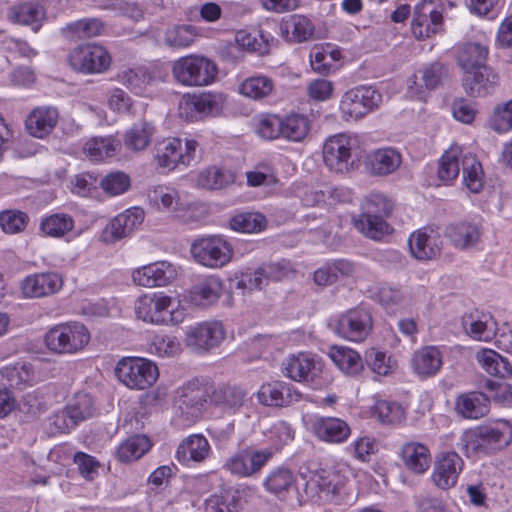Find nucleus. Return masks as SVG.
<instances>
[{"mask_svg": "<svg viewBox=\"0 0 512 512\" xmlns=\"http://www.w3.org/2000/svg\"><path fill=\"white\" fill-rule=\"evenodd\" d=\"M512 441V425L499 420L463 432L460 448L470 455H488L508 446Z\"/></svg>", "mask_w": 512, "mask_h": 512, "instance_id": "obj_1", "label": "nucleus"}, {"mask_svg": "<svg viewBox=\"0 0 512 512\" xmlns=\"http://www.w3.org/2000/svg\"><path fill=\"white\" fill-rule=\"evenodd\" d=\"M357 150V140L352 135L347 133L332 135L323 144V162L333 173L349 174L359 167Z\"/></svg>", "mask_w": 512, "mask_h": 512, "instance_id": "obj_2", "label": "nucleus"}, {"mask_svg": "<svg viewBox=\"0 0 512 512\" xmlns=\"http://www.w3.org/2000/svg\"><path fill=\"white\" fill-rule=\"evenodd\" d=\"M218 75L216 63L201 55L190 54L175 60L172 64L174 80L186 87L208 86Z\"/></svg>", "mask_w": 512, "mask_h": 512, "instance_id": "obj_3", "label": "nucleus"}, {"mask_svg": "<svg viewBox=\"0 0 512 512\" xmlns=\"http://www.w3.org/2000/svg\"><path fill=\"white\" fill-rule=\"evenodd\" d=\"M90 341L88 329L79 322L55 325L45 335L47 348L57 354L81 351Z\"/></svg>", "mask_w": 512, "mask_h": 512, "instance_id": "obj_4", "label": "nucleus"}, {"mask_svg": "<svg viewBox=\"0 0 512 512\" xmlns=\"http://www.w3.org/2000/svg\"><path fill=\"white\" fill-rule=\"evenodd\" d=\"M190 252L197 263L212 269L224 267L233 257L231 244L216 235L195 239L191 243Z\"/></svg>", "mask_w": 512, "mask_h": 512, "instance_id": "obj_5", "label": "nucleus"}, {"mask_svg": "<svg viewBox=\"0 0 512 512\" xmlns=\"http://www.w3.org/2000/svg\"><path fill=\"white\" fill-rule=\"evenodd\" d=\"M115 373L121 383L130 389L144 390L151 387L159 376L157 366L144 358L121 359Z\"/></svg>", "mask_w": 512, "mask_h": 512, "instance_id": "obj_6", "label": "nucleus"}, {"mask_svg": "<svg viewBox=\"0 0 512 512\" xmlns=\"http://www.w3.org/2000/svg\"><path fill=\"white\" fill-rule=\"evenodd\" d=\"M382 102L381 94L371 86H357L346 91L339 109L345 120H360L376 110Z\"/></svg>", "mask_w": 512, "mask_h": 512, "instance_id": "obj_7", "label": "nucleus"}, {"mask_svg": "<svg viewBox=\"0 0 512 512\" xmlns=\"http://www.w3.org/2000/svg\"><path fill=\"white\" fill-rule=\"evenodd\" d=\"M285 375L296 382H307L315 387L327 384L324 379L323 364L320 358L307 353H299L287 358L284 363Z\"/></svg>", "mask_w": 512, "mask_h": 512, "instance_id": "obj_8", "label": "nucleus"}, {"mask_svg": "<svg viewBox=\"0 0 512 512\" xmlns=\"http://www.w3.org/2000/svg\"><path fill=\"white\" fill-rule=\"evenodd\" d=\"M443 29V6L438 0H421L414 8L411 30L421 40Z\"/></svg>", "mask_w": 512, "mask_h": 512, "instance_id": "obj_9", "label": "nucleus"}, {"mask_svg": "<svg viewBox=\"0 0 512 512\" xmlns=\"http://www.w3.org/2000/svg\"><path fill=\"white\" fill-rule=\"evenodd\" d=\"M272 449L247 447L228 458L224 468L231 474L241 477H253L261 472L273 457Z\"/></svg>", "mask_w": 512, "mask_h": 512, "instance_id": "obj_10", "label": "nucleus"}, {"mask_svg": "<svg viewBox=\"0 0 512 512\" xmlns=\"http://www.w3.org/2000/svg\"><path fill=\"white\" fill-rule=\"evenodd\" d=\"M223 104L224 97L220 93L185 94L179 101L178 110L180 117L193 121L217 115Z\"/></svg>", "mask_w": 512, "mask_h": 512, "instance_id": "obj_11", "label": "nucleus"}, {"mask_svg": "<svg viewBox=\"0 0 512 512\" xmlns=\"http://www.w3.org/2000/svg\"><path fill=\"white\" fill-rule=\"evenodd\" d=\"M69 63L78 72L93 74L107 70L111 58L104 47L97 44H87L78 46L71 51Z\"/></svg>", "mask_w": 512, "mask_h": 512, "instance_id": "obj_12", "label": "nucleus"}, {"mask_svg": "<svg viewBox=\"0 0 512 512\" xmlns=\"http://www.w3.org/2000/svg\"><path fill=\"white\" fill-rule=\"evenodd\" d=\"M347 478L337 470H320L306 482V493L322 502L331 501L345 488Z\"/></svg>", "mask_w": 512, "mask_h": 512, "instance_id": "obj_13", "label": "nucleus"}, {"mask_svg": "<svg viewBox=\"0 0 512 512\" xmlns=\"http://www.w3.org/2000/svg\"><path fill=\"white\" fill-rule=\"evenodd\" d=\"M207 394L197 381H191L178 390L175 406L189 422L198 420L206 407Z\"/></svg>", "mask_w": 512, "mask_h": 512, "instance_id": "obj_14", "label": "nucleus"}, {"mask_svg": "<svg viewBox=\"0 0 512 512\" xmlns=\"http://www.w3.org/2000/svg\"><path fill=\"white\" fill-rule=\"evenodd\" d=\"M177 276V267L168 261L150 263L132 273L133 282L142 287H163L173 282Z\"/></svg>", "mask_w": 512, "mask_h": 512, "instance_id": "obj_15", "label": "nucleus"}, {"mask_svg": "<svg viewBox=\"0 0 512 512\" xmlns=\"http://www.w3.org/2000/svg\"><path fill=\"white\" fill-rule=\"evenodd\" d=\"M464 461L458 453L454 451L441 452L436 455L432 480L434 484L447 490L456 485L458 477L463 470Z\"/></svg>", "mask_w": 512, "mask_h": 512, "instance_id": "obj_16", "label": "nucleus"}, {"mask_svg": "<svg viewBox=\"0 0 512 512\" xmlns=\"http://www.w3.org/2000/svg\"><path fill=\"white\" fill-rule=\"evenodd\" d=\"M145 212L140 207H131L118 214L105 227L102 238L106 243H114L130 236L144 221Z\"/></svg>", "mask_w": 512, "mask_h": 512, "instance_id": "obj_17", "label": "nucleus"}, {"mask_svg": "<svg viewBox=\"0 0 512 512\" xmlns=\"http://www.w3.org/2000/svg\"><path fill=\"white\" fill-rule=\"evenodd\" d=\"M372 328V316L369 311L356 308L341 315L337 322L340 336L354 342L366 339Z\"/></svg>", "mask_w": 512, "mask_h": 512, "instance_id": "obj_18", "label": "nucleus"}, {"mask_svg": "<svg viewBox=\"0 0 512 512\" xmlns=\"http://www.w3.org/2000/svg\"><path fill=\"white\" fill-rule=\"evenodd\" d=\"M172 305V298L164 293L144 294L134 303L135 314L138 319L152 324L166 323L165 311Z\"/></svg>", "mask_w": 512, "mask_h": 512, "instance_id": "obj_19", "label": "nucleus"}, {"mask_svg": "<svg viewBox=\"0 0 512 512\" xmlns=\"http://www.w3.org/2000/svg\"><path fill=\"white\" fill-rule=\"evenodd\" d=\"M226 333L219 321H207L191 328L186 336L189 347L197 352H206L217 347L224 339Z\"/></svg>", "mask_w": 512, "mask_h": 512, "instance_id": "obj_20", "label": "nucleus"}, {"mask_svg": "<svg viewBox=\"0 0 512 512\" xmlns=\"http://www.w3.org/2000/svg\"><path fill=\"white\" fill-rule=\"evenodd\" d=\"M442 239L438 231L423 227L414 231L408 239L411 255L421 261L438 257L442 250Z\"/></svg>", "mask_w": 512, "mask_h": 512, "instance_id": "obj_21", "label": "nucleus"}, {"mask_svg": "<svg viewBox=\"0 0 512 512\" xmlns=\"http://www.w3.org/2000/svg\"><path fill=\"white\" fill-rule=\"evenodd\" d=\"M63 284L59 273L42 272L27 276L21 283V290L26 298H41L56 294Z\"/></svg>", "mask_w": 512, "mask_h": 512, "instance_id": "obj_22", "label": "nucleus"}, {"mask_svg": "<svg viewBox=\"0 0 512 512\" xmlns=\"http://www.w3.org/2000/svg\"><path fill=\"white\" fill-rule=\"evenodd\" d=\"M260 404L269 407H286L302 398V394L293 386L284 382L263 384L256 393Z\"/></svg>", "mask_w": 512, "mask_h": 512, "instance_id": "obj_23", "label": "nucleus"}, {"mask_svg": "<svg viewBox=\"0 0 512 512\" xmlns=\"http://www.w3.org/2000/svg\"><path fill=\"white\" fill-rule=\"evenodd\" d=\"M465 333L472 339L488 342L498 332L497 322L493 315L487 311L474 310L462 318Z\"/></svg>", "mask_w": 512, "mask_h": 512, "instance_id": "obj_24", "label": "nucleus"}, {"mask_svg": "<svg viewBox=\"0 0 512 512\" xmlns=\"http://www.w3.org/2000/svg\"><path fill=\"white\" fill-rule=\"evenodd\" d=\"M224 292L223 280L218 276L210 275L191 287L188 299L194 306L207 308L216 304Z\"/></svg>", "mask_w": 512, "mask_h": 512, "instance_id": "obj_25", "label": "nucleus"}, {"mask_svg": "<svg viewBox=\"0 0 512 512\" xmlns=\"http://www.w3.org/2000/svg\"><path fill=\"white\" fill-rule=\"evenodd\" d=\"M463 87L471 97H484L492 93L498 83L497 74L488 66L468 71L463 76Z\"/></svg>", "mask_w": 512, "mask_h": 512, "instance_id": "obj_26", "label": "nucleus"}, {"mask_svg": "<svg viewBox=\"0 0 512 512\" xmlns=\"http://www.w3.org/2000/svg\"><path fill=\"white\" fill-rule=\"evenodd\" d=\"M58 118L59 114L56 108L49 106L37 107L27 116L25 127L31 136L42 139L53 131Z\"/></svg>", "mask_w": 512, "mask_h": 512, "instance_id": "obj_27", "label": "nucleus"}, {"mask_svg": "<svg viewBox=\"0 0 512 512\" xmlns=\"http://www.w3.org/2000/svg\"><path fill=\"white\" fill-rule=\"evenodd\" d=\"M312 427L316 437L327 443H343L351 434L348 423L337 417H319Z\"/></svg>", "mask_w": 512, "mask_h": 512, "instance_id": "obj_28", "label": "nucleus"}, {"mask_svg": "<svg viewBox=\"0 0 512 512\" xmlns=\"http://www.w3.org/2000/svg\"><path fill=\"white\" fill-rule=\"evenodd\" d=\"M411 365L421 378L436 375L442 367V354L435 346H425L414 352Z\"/></svg>", "mask_w": 512, "mask_h": 512, "instance_id": "obj_29", "label": "nucleus"}, {"mask_svg": "<svg viewBox=\"0 0 512 512\" xmlns=\"http://www.w3.org/2000/svg\"><path fill=\"white\" fill-rule=\"evenodd\" d=\"M150 202L159 210L170 212L177 218H182L190 205L180 199L178 192L168 187H156L149 193Z\"/></svg>", "mask_w": 512, "mask_h": 512, "instance_id": "obj_30", "label": "nucleus"}, {"mask_svg": "<svg viewBox=\"0 0 512 512\" xmlns=\"http://www.w3.org/2000/svg\"><path fill=\"white\" fill-rule=\"evenodd\" d=\"M210 453L208 440L201 434H193L181 441L177 448L176 457L183 464L202 462Z\"/></svg>", "mask_w": 512, "mask_h": 512, "instance_id": "obj_31", "label": "nucleus"}, {"mask_svg": "<svg viewBox=\"0 0 512 512\" xmlns=\"http://www.w3.org/2000/svg\"><path fill=\"white\" fill-rule=\"evenodd\" d=\"M402 162L401 154L394 148H382L373 151L367 158V167L371 174L385 176L396 171Z\"/></svg>", "mask_w": 512, "mask_h": 512, "instance_id": "obj_32", "label": "nucleus"}, {"mask_svg": "<svg viewBox=\"0 0 512 512\" xmlns=\"http://www.w3.org/2000/svg\"><path fill=\"white\" fill-rule=\"evenodd\" d=\"M121 148V143L113 135L93 136L83 145V154L91 161L100 162L115 156Z\"/></svg>", "mask_w": 512, "mask_h": 512, "instance_id": "obj_33", "label": "nucleus"}, {"mask_svg": "<svg viewBox=\"0 0 512 512\" xmlns=\"http://www.w3.org/2000/svg\"><path fill=\"white\" fill-rule=\"evenodd\" d=\"M353 225L362 235L376 241L381 240L393 231L384 217L365 212L353 218Z\"/></svg>", "mask_w": 512, "mask_h": 512, "instance_id": "obj_34", "label": "nucleus"}, {"mask_svg": "<svg viewBox=\"0 0 512 512\" xmlns=\"http://www.w3.org/2000/svg\"><path fill=\"white\" fill-rule=\"evenodd\" d=\"M401 457L405 467L415 474H422L430 466L429 448L418 442L406 443L401 449Z\"/></svg>", "mask_w": 512, "mask_h": 512, "instance_id": "obj_35", "label": "nucleus"}, {"mask_svg": "<svg viewBox=\"0 0 512 512\" xmlns=\"http://www.w3.org/2000/svg\"><path fill=\"white\" fill-rule=\"evenodd\" d=\"M238 91L245 98L261 101L274 94L275 84L269 76L257 74L245 78L239 84Z\"/></svg>", "mask_w": 512, "mask_h": 512, "instance_id": "obj_36", "label": "nucleus"}, {"mask_svg": "<svg viewBox=\"0 0 512 512\" xmlns=\"http://www.w3.org/2000/svg\"><path fill=\"white\" fill-rule=\"evenodd\" d=\"M235 182V173L229 169L209 166L197 174L196 184L207 190H222Z\"/></svg>", "mask_w": 512, "mask_h": 512, "instance_id": "obj_37", "label": "nucleus"}, {"mask_svg": "<svg viewBox=\"0 0 512 512\" xmlns=\"http://www.w3.org/2000/svg\"><path fill=\"white\" fill-rule=\"evenodd\" d=\"M488 398L479 392L461 394L456 400V411L464 418L479 419L489 411Z\"/></svg>", "mask_w": 512, "mask_h": 512, "instance_id": "obj_38", "label": "nucleus"}, {"mask_svg": "<svg viewBox=\"0 0 512 512\" xmlns=\"http://www.w3.org/2000/svg\"><path fill=\"white\" fill-rule=\"evenodd\" d=\"M154 133L155 127L151 122L140 120L126 131L124 145L130 151H143L149 146Z\"/></svg>", "mask_w": 512, "mask_h": 512, "instance_id": "obj_39", "label": "nucleus"}, {"mask_svg": "<svg viewBox=\"0 0 512 512\" xmlns=\"http://www.w3.org/2000/svg\"><path fill=\"white\" fill-rule=\"evenodd\" d=\"M446 236L456 248L468 249L479 242L481 232L479 227L473 223L460 222L449 225L446 229Z\"/></svg>", "mask_w": 512, "mask_h": 512, "instance_id": "obj_40", "label": "nucleus"}, {"mask_svg": "<svg viewBox=\"0 0 512 512\" xmlns=\"http://www.w3.org/2000/svg\"><path fill=\"white\" fill-rule=\"evenodd\" d=\"M463 157L462 148L458 145H452L448 150H446L439 160V180L444 183L453 182L460 173Z\"/></svg>", "mask_w": 512, "mask_h": 512, "instance_id": "obj_41", "label": "nucleus"}, {"mask_svg": "<svg viewBox=\"0 0 512 512\" xmlns=\"http://www.w3.org/2000/svg\"><path fill=\"white\" fill-rule=\"evenodd\" d=\"M329 357L343 373L350 376L359 374L364 368L360 355L355 350L347 347H332Z\"/></svg>", "mask_w": 512, "mask_h": 512, "instance_id": "obj_42", "label": "nucleus"}, {"mask_svg": "<svg viewBox=\"0 0 512 512\" xmlns=\"http://www.w3.org/2000/svg\"><path fill=\"white\" fill-rule=\"evenodd\" d=\"M354 271L353 263L346 260H338L317 269L314 272L313 280L318 286H329L337 282L340 277L351 276Z\"/></svg>", "mask_w": 512, "mask_h": 512, "instance_id": "obj_43", "label": "nucleus"}, {"mask_svg": "<svg viewBox=\"0 0 512 512\" xmlns=\"http://www.w3.org/2000/svg\"><path fill=\"white\" fill-rule=\"evenodd\" d=\"M476 359L480 366L490 375L503 379L512 375L511 364L494 350L482 349L477 352Z\"/></svg>", "mask_w": 512, "mask_h": 512, "instance_id": "obj_44", "label": "nucleus"}, {"mask_svg": "<svg viewBox=\"0 0 512 512\" xmlns=\"http://www.w3.org/2000/svg\"><path fill=\"white\" fill-rule=\"evenodd\" d=\"M488 49L480 43H466L459 47L457 61L465 72L485 66Z\"/></svg>", "mask_w": 512, "mask_h": 512, "instance_id": "obj_45", "label": "nucleus"}, {"mask_svg": "<svg viewBox=\"0 0 512 512\" xmlns=\"http://www.w3.org/2000/svg\"><path fill=\"white\" fill-rule=\"evenodd\" d=\"M155 159L161 167L174 169L182 164L181 139L167 138L155 146Z\"/></svg>", "mask_w": 512, "mask_h": 512, "instance_id": "obj_46", "label": "nucleus"}, {"mask_svg": "<svg viewBox=\"0 0 512 512\" xmlns=\"http://www.w3.org/2000/svg\"><path fill=\"white\" fill-rule=\"evenodd\" d=\"M151 448L150 440L144 435H135L124 440L116 450V457L123 463L140 459Z\"/></svg>", "mask_w": 512, "mask_h": 512, "instance_id": "obj_47", "label": "nucleus"}, {"mask_svg": "<svg viewBox=\"0 0 512 512\" xmlns=\"http://www.w3.org/2000/svg\"><path fill=\"white\" fill-rule=\"evenodd\" d=\"M295 476L293 472L285 467H276L272 469L264 478L263 486L267 492L274 495H281L288 492L295 486Z\"/></svg>", "mask_w": 512, "mask_h": 512, "instance_id": "obj_48", "label": "nucleus"}, {"mask_svg": "<svg viewBox=\"0 0 512 512\" xmlns=\"http://www.w3.org/2000/svg\"><path fill=\"white\" fill-rule=\"evenodd\" d=\"M44 9L37 2H22L9 8L8 19L20 25H33L44 17Z\"/></svg>", "mask_w": 512, "mask_h": 512, "instance_id": "obj_49", "label": "nucleus"}, {"mask_svg": "<svg viewBox=\"0 0 512 512\" xmlns=\"http://www.w3.org/2000/svg\"><path fill=\"white\" fill-rule=\"evenodd\" d=\"M282 137L288 141L301 142L310 131V121L307 116L297 113L282 117Z\"/></svg>", "mask_w": 512, "mask_h": 512, "instance_id": "obj_50", "label": "nucleus"}, {"mask_svg": "<svg viewBox=\"0 0 512 512\" xmlns=\"http://www.w3.org/2000/svg\"><path fill=\"white\" fill-rule=\"evenodd\" d=\"M463 181L473 193H479L484 186V173L481 163L472 154L464 155L462 159Z\"/></svg>", "mask_w": 512, "mask_h": 512, "instance_id": "obj_51", "label": "nucleus"}, {"mask_svg": "<svg viewBox=\"0 0 512 512\" xmlns=\"http://www.w3.org/2000/svg\"><path fill=\"white\" fill-rule=\"evenodd\" d=\"M230 228L241 233H258L265 229L267 220L257 212H242L234 215L229 221Z\"/></svg>", "mask_w": 512, "mask_h": 512, "instance_id": "obj_52", "label": "nucleus"}, {"mask_svg": "<svg viewBox=\"0 0 512 512\" xmlns=\"http://www.w3.org/2000/svg\"><path fill=\"white\" fill-rule=\"evenodd\" d=\"M65 407L77 424L96 414L94 401L91 395L85 392L75 393Z\"/></svg>", "mask_w": 512, "mask_h": 512, "instance_id": "obj_53", "label": "nucleus"}, {"mask_svg": "<svg viewBox=\"0 0 512 512\" xmlns=\"http://www.w3.org/2000/svg\"><path fill=\"white\" fill-rule=\"evenodd\" d=\"M74 228L73 218L65 213L52 214L41 221L40 230L49 237L60 238Z\"/></svg>", "mask_w": 512, "mask_h": 512, "instance_id": "obj_54", "label": "nucleus"}, {"mask_svg": "<svg viewBox=\"0 0 512 512\" xmlns=\"http://www.w3.org/2000/svg\"><path fill=\"white\" fill-rule=\"evenodd\" d=\"M117 80L136 94L142 93L152 80L144 67L124 68L117 74Z\"/></svg>", "mask_w": 512, "mask_h": 512, "instance_id": "obj_55", "label": "nucleus"}, {"mask_svg": "<svg viewBox=\"0 0 512 512\" xmlns=\"http://www.w3.org/2000/svg\"><path fill=\"white\" fill-rule=\"evenodd\" d=\"M198 36L197 28L192 25H174L165 31L164 43L173 48H185L193 44Z\"/></svg>", "mask_w": 512, "mask_h": 512, "instance_id": "obj_56", "label": "nucleus"}, {"mask_svg": "<svg viewBox=\"0 0 512 512\" xmlns=\"http://www.w3.org/2000/svg\"><path fill=\"white\" fill-rule=\"evenodd\" d=\"M281 29L287 36L291 34L290 39L302 42L312 36L314 26L306 16L292 15L282 23Z\"/></svg>", "mask_w": 512, "mask_h": 512, "instance_id": "obj_57", "label": "nucleus"}, {"mask_svg": "<svg viewBox=\"0 0 512 512\" xmlns=\"http://www.w3.org/2000/svg\"><path fill=\"white\" fill-rule=\"evenodd\" d=\"M362 212L380 215L384 218L391 215L394 204L383 193L371 192L363 200Z\"/></svg>", "mask_w": 512, "mask_h": 512, "instance_id": "obj_58", "label": "nucleus"}, {"mask_svg": "<svg viewBox=\"0 0 512 512\" xmlns=\"http://www.w3.org/2000/svg\"><path fill=\"white\" fill-rule=\"evenodd\" d=\"M420 74L421 75L419 77L415 76L414 81V85L419 86V88L414 92L417 95H421L423 93V86L429 90L436 88L441 83L446 72L445 68L441 64L434 63L424 69Z\"/></svg>", "mask_w": 512, "mask_h": 512, "instance_id": "obj_59", "label": "nucleus"}, {"mask_svg": "<svg viewBox=\"0 0 512 512\" xmlns=\"http://www.w3.org/2000/svg\"><path fill=\"white\" fill-rule=\"evenodd\" d=\"M149 351L161 357H173L181 352V344L175 336L158 334L153 337Z\"/></svg>", "mask_w": 512, "mask_h": 512, "instance_id": "obj_60", "label": "nucleus"}, {"mask_svg": "<svg viewBox=\"0 0 512 512\" xmlns=\"http://www.w3.org/2000/svg\"><path fill=\"white\" fill-rule=\"evenodd\" d=\"M244 49L249 52L265 54L268 52V40L260 35V39L247 31L240 30L235 35V46L232 49Z\"/></svg>", "mask_w": 512, "mask_h": 512, "instance_id": "obj_61", "label": "nucleus"}, {"mask_svg": "<svg viewBox=\"0 0 512 512\" xmlns=\"http://www.w3.org/2000/svg\"><path fill=\"white\" fill-rule=\"evenodd\" d=\"M18 407L20 413L28 419H35L46 410L42 394L37 390L26 393L19 402Z\"/></svg>", "mask_w": 512, "mask_h": 512, "instance_id": "obj_62", "label": "nucleus"}, {"mask_svg": "<svg viewBox=\"0 0 512 512\" xmlns=\"http://www.w3.org/2000/svg\"><path fill=\"white\" fill-rule=\"evenodd\" d=\"M100 186L107 194L117 196L129 189L130 178L121 171L111 172L101 179Z\"/></svg>", "mask_w": 512, "mask_h": 512, "instance_id": "obj_63", "label": "nucleus"}, {"mask_svg": "<svg viewBox=\"0 0 512 512\" xmlns=\"http://www.w3.org/2000/svg\"><path fill=\"white\" fill-rule=\"evenodd\" d=\"M3 377L7 379L8 384L17 389H23L32 382V370L29 365L6 367L2 371Z\"/></svg>", "mask_w": 512, "mask_h": 512, "instance_id": "obj_64", "label": "nucleus"}]
</instances>
